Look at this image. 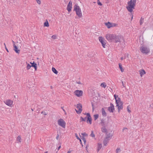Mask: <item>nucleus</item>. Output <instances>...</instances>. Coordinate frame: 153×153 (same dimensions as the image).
<instances>
[{
  "mask_svg": "<svg viewBox=\"0 0 153 153\" xmlns=\"http://www.w3.org/2000/svg\"><path fill=\"white\" fill-rule=\"evenodd\" d=\"M136 2V0H131L128 2V6H126V8L129 12L131 13L133 9H134Z\"/></svg>",
  "mask_w": 153,
  "mask_h": 153,
  "instance_id": "1",
  "label": "nucleus"
},
{
  "mask_svg": "<svg viewBox=\"0 0 153 153\" xmlns=\"http://www.w3.org/2000/svg\"><path fill=\"white\" fill-rule=\"evenodd\" d=\"M140 50L142 53L145 54L149 53L150 52V49L149 48L145 45L142 46L140 48Z\"/></svg>",
  "mask_w": 153,
  "mask_h": 153,
  "instance_id": "2",
  "label": "nucleus"
},
{
  "mask_svg": "<svg viewBox=\"0 0 153 153\" xmlns=\"http://www.w3.org/2000/svg\"><path fill=\"white\" fill-rule=\"evenodd\" d=\"M74 11L76 12V15L79 18H80L82 16V13L80 8L79 6L77 4L74 5Z\"/></svg>",
  "mask_w": 153,
  "mask_h": 153,
  "instance_id": "3",
  "label": "nucleus"
},
{
  "mask_svg": "<svg viewBox=\"0 0 153 153\" xmlns=\"http://www.w3.org/2000/svg\"><path fill=\"white\" fill-rule=\"evenodd\" d=\"M58 124L63 128H65L66 126V123L62 119H60L57 121Z\"/></svg>",
  "mask_w": 153,
  "mask_h": 153,
  "instance_id": "4",
  "label": "nucleus"
},
{
  "mask_svg": "<svg viewBox=\"0 0 153 153\" xmlns=\"http://www.w3.org/2000/svg\"><path fill=\"white\" fill-rule=\"evenodd\" d=\"M115 35L113 34H108L106 36V38L109 41L114 42Z\"/></svg>",
  "mask_w": 153,
  "mask_h": 153,
  "instance_id": "5",
  "label": "nucleus"
},
{
  "mask_svg": "<svg viewBox=\"0 0 153 153\" xmlns=\"http://www.w3.org/2000/svg\"><path fill=\"white\" fill-rule=\"evenodd\" d=\"M105 25L108 28H110L111 27L116 26L117 25L115 23H111L108 22L105 23Z\"/></svg>",
  "mask_w": 153,
  "mask_h": 153,
  "instance_id": "6",
  "label": "nucleus"
},
{
  "mask_svg": "<svg viewBox=\"0 0 153 153\" xmlns=\"http://www.w3.org/2000/svg\"><path fill=\"white\" fill-rule=\"evenodd\" d=\"M77 108L78 109V110H77L75 109L76 111L77 114H80L82 111V105L80 103H79L77 105Z\"/></svg>",
  "mask_w": 153,
  "mask_h": 153,
  "instance_id": "7",
  "label": "nucleus"
},
{
  "mask_svg": "<svg viewBox=\"0 0 153 153\" xmlns=\"http://www.w3.org/2000/svg\"><path fill=\"white\" fill-rule=\"evenodd\" d=\"M99 39L103 48H105V46L106 44L105 42L106 41L104 39L102 36L99 37Z\"/></svg>",
  "mask_w": 153,
  "mask_h": 153,
  "instance_id": "8",
  "label": "nucleus"
},
{
  "mask_svg": "<svg viewBox=\"0 0 153 153\" xmlns=\"http://www.w3.org/2000/svg\"><path fill=\"white\" fill-rule=\"evenodd\" d=\"M83 92L82 90H76L74 92L75 95L78 97L82 96Z\"/></svg>",
  "mask_w": 153,
  "mask_h": 153,
  "instance_id": "9",
  "label": "nucleus"
},
{
  "mask_svg": "<svg viewBox=\"0 0 153 153\" xmlns=\"http://www.w3.org/2000/svg\"><path fill=\"white\" fill-rule=\"evenodd\" d=\"M108 110L110 112H114V106L111 103L110 104V106L108 107Z\"/></svg>",
  "mask_w": 153,
  "mask_h": 153,
  "instance_id": "10",
  "label": "nucleus"
},
{
  "mask_svg": "<svg viewBox=\"0 0 153 153\" xmlns=\"http://www.w3.org/2000/svg\"><path fill=\"white\" fill-rule=\"evenodd\" d=\"M121 38V36L119 35L116 36L115 35L114 42L116 43L120 42Z\"/></svg>",
  "mask_w": 153,
  "mask_h": 153,
  "instance_id": "11",
  "label": "nucleus"
},
{
  "mask_svg": "<svg viewBox=\"0 0 153 153\" xmlns=\"http://www.w3.org/2000/svg\"><path fill=\"white\" fill-rule=\"evenodd\" d=\"M72 2L71 1H70L67 7V10H68V12H70L71 10L72 9Z\"/></svg>",
  "mask_w": 153,
  "mask_h": 153,
  "instance_id": "12",
  "label": "nucleus"
},
{
  "mask_svg": "<svg viewBox=\"0 0 153 153\" xmlns=\"http://www.w3.org/2000/svg\"><path fill=\"white\" fill-rule=\"evenodd\" d=\"M100 124L102 127H107L108 126V123H105V120L103 119L101 120Z\"/></svg>",
  "mask_w": 153,
  "mask_h": 153,
  "instance_id": "13",
  "label": "nucleus"
},
{
  "mask_svg": "<svg viewBox=\"0 0 153 153\" xmlns=\"http://www.w3.org/2000/svg\"><path fill=\"white\" fill-rule=\"evenodd\" d=\"M4 103L7 105L11 106L13 103V101L10 100H7L4 102Z\"/></svg>",
  "mask_w": 153,
  "mask_h": 153,
  "instance_id": "14",
  "label": "nucleus"
},
{
  "mask_svg": "<svg viewBox=\"0 0 153 153\" xmlns=\"http://www.w3.org/2000/svg\"><path fill=\"white\" fill-rule=\"evenodd\" d=\"M13 50L17 53L19 54L20 52V51L18 49L17 46L14 44L13 45Z\"/></svg>",
  "mask_w": 153,
  "mask_h": 153,
  "instance_id": "15",
  "label": "nucleus"
},
{
  "mask_svg": "<svg viewBox=\"0 0 153 153\" xmlns=\"http://www.w3.org/2000/svg\"><path fill=\"white\" fill-rule=\"evenodd\" d=\"M30 63L31 65V67H33L35 69V71H36L37 69V67L36 63H35L34 61L33 62H30Z\"/></svg>",
  "mask_w": 153,
  "mask_h": 153,
  "instance_id": "16",
  "label": "nucleus"
},
{
  "mask_svg": "<svg viewBox=\"0 0 153 153\" xmlns=\"http://www.w3.org/2000/svg\"><path fill=\"white\" fill-rule=\"evenodd\" d=\"M106 127H102L101 128V131L103 133H104L106 134L108 133V130L106 128Z\"/></svg>",
  "mask_w": 153,
  "mask_h": 153,
  "instance_id": "17",
  "label": "nucleus"
},
{
  "mask_svg": "<svg viewBox=\"0 0 153 153\" xmlns=\"http://www.w3.org/2000/svg\"><path fill=\"white\" fill-rule=\"evenodd\" d=\"M115 101L116 104V106H118L119 103L120 102H120H121V99L120 97H118L117 99H116L115 100Z\"/></svg>",
  "mask_w": 153,
  "mask_h": 153,
  "instance_id": "18",
  "label": "nucleus"
},
{
  "mask_svg": "<svg viewBox=\"0 0 153 153\" xmlns=\"http://www.w3.org/2000/svg\"><path fill=\"white\" fill-rule=\"evenodd\" d=\"M109 139L106 138L105 137L103 140V144L104 146H106L107 143H108Z\"/></svg>",
  "mask_w": 153,
  "mask_h": 153,
  "instance_id": "19",
  "label": "nucleus"
},
{
  "mask_svg": "<svg viewBox=\"0 0 153 153\" xmlns=\"http://www.w3.org/2000/svg\"><path fill=\"white\" fill-rule=\"evenodd\" d=\"M123 102H121L120 104H118V105L117 106V107H118L117 108L120 109V110L122 109L123 108Z\"/></svg>",
  "mask_w": 153,
  "mask_h": 153,
  "instance_id": "20",
  "label": "nucleus"
},
{
  "mask_svg": "<svg viewBox=\"0 0 153 153\" xmlns=\"http://www.w3.org/2000/svg\"><path fill=\"white\" fill-rule=\"evenodd\" d=\"M102 147V145L101 143H98V146H97V152H98L100 150V149H101Z\"/></svg>",
  "mask_w": 153,
  "mask_h": 153,
  "instance_id": "21",
  "label": "nucleus"
},
{
  "mask_svg": "<svg viewBox=\"0 0 153 153\" xmlns=\"http://www.w3.org/2000/svg\"><path fill=\"white\" fill-rule=\"evenodd\" d=\"M92 118L91 117L87 118L86 122L87 123H89L90 124L92 123Z\"/></svg>",
  "mask_w": 153,
  "mask_h": 153,
  "instance_id": "22",
  "label": "nucleus"
},
{
  "mask_svg": "<svg viewBox=\"0 0 153 153\" xmlns=\"http://www.w3.org/2000/svg\"><path fill=\"white\" fill-rule=\"evenodd\" d=\"M140 71V75L141 76H142L145 74L146 73V72L145 70L143 69H142L141 70V71Z\"/></svg>",
  "mask_w": 153,
  "mask_h": 153,
  "instance_id": "23",
  "label": "nucleus"
},
{
  "mask_svg": "<svg viewBox=\"0 0 153 153\" xmlns=\"http://www.w3.org/2000/svg\"><path fill=\"white\" fill-rule=\"evenodd\" d=\"M106 134V137L108 139H109V138L111 139L113 136L112 134H111V133H109L108 134V133H107V134Z\"/></svg>",
  "mask_w": 153,
  "mask_h": 153,
  "instance_id": "24",
  "label": "nucleus"
},
{
  "mask_svg": "<svg viewBox=\"0 0 153 153\" xmlns=\"http://www.w3.org/2000/svg\"><path fill=\"white\" fill-rule=\"evenodd\" d=\"M102 115L104 116H105L106 115V113L105 112V111L103 108H102Z\"/></svg>",
  "mask_w": 153,
  "mask_h": 153,
  "instance_id": "25",
  "label": "nucleus"
},
{
  "mask_svg": "<svg viewBox=\"0 0 153 153\" xmlns=\"http://www.w3.org/2000/svg\"><path fill=\"white\" fill-rule=\"evenodd\" d=\"M52 70L53 72L55 74H57L58 73V71L54 67H52Z\"/></svg>",
  "mask_w": 153,
  "mask_h": 153,
  "instance_id": "26",
  "label": "nucleus"
},
{
  "mask_svg": "<svg viewBox=\"0 0 153 153\" xmlns=\"http://www.w3.org/2000/svg\"><path fill=\"white\" fill-rule=\"evenodd\" d=\"M119 68L122 72H123L124 71V69H123L122 65L121 63H119Z\"/></svg>",
  "mask_w": 153,
  "mask_h": 153,
  "instance_id": "27",
  "label": "nucleus"
},
{
  "mask_svg": "<svg viewBox=\"0 0 153 153\" xmlns=\"http://www.w3.org/2000/svg\"><path fill=\"white\" fill-rule=\"evenodd\" d=\"M87 119V117H85V118H83L82 117H80V122L86 121V119Z\"/></svg>",
  "mask_w": 153,
  "mask_h": 153,
  "instance_id": "28",
  "label": "nucleus"
},
{
  "mask_svg": "<svg viewBox=\"0 0 153 153\" xmlns=\"http://www.w3.org/2000/svg\"><path fill=\"white\" fill-rule=\"evenodd\" d=\"M94 120H96L99 117V115L98 114H94L93 116Z\"/></svg>",
  "mask_w": 153,
  "mask_h": 153,
  "instance_id": "29",
  "label": "nucleus"
},
{
  "mask_svg": "<svg viewBox=\"0 0 153 153\" xmlns=\"http://www.w3.org/2000/svg\"><path fill=\"white\" fill-rule=\"evenodd\" d=\"M44 27H48L49 26V23L47 20H46V22H45L44 23Z\"/></svg>",
  "mask_w": 153,
  "mask_h": 153,
  "instance_id": "30",
  "label": "nucleus"
},
{
  "mask_svg": "<svg viewBox=\"0 0 153 153\" xmlns=\"http://www.w3.org/2000/svg\"><path fill=\"white\" fill-rule=\"evenodd\" d=\"M144 22V18H142V17H141L140 20V25H141Z\"/></svg>",
  "mask_w": 153,
  "mask_h": 153,
  "instance_id": "31",
  "label": "nucleus"
},
{
  "mask_svg": "<svg viewBox=\"0 0 153 153\" xmlns=\"http://www.w3.org/2000/svg\"><path fill=\"white\" fill-rule=\"evenodd\" d=\"M100 86L102 87L105 88L106 87V85L105 83L103 82L101 84Z\"/></svg>",
  "mask_w": 153,
  "mask_h": 153,
  "instance_id": "32",
  "label": "nucleus"
},
{
  "mask_svg": "<svg viewBox=\"0 0 153 153\" xmlns=\"http://www.w3.org/2000/svg\"><path fill=\"white\" fill-rule=\"evenodd\" d=\"M81 139L84 142V143L85 144L86 140L85 139V138L83 136H82V137L80 136Z\"/></svg>",
  "mask_w": 153,
  "mask_h": 153,
  "instance_id": "33",
  "label": "nucleus"
},
{
  "mask_svg": "<svg viewBox=\"0 0 153 153\" xmlns=\"http://www.w3.org/2000/svg\"><path fill=\"white\" fill-rule=\"evenodd\" d=\"M85 114L86 115V117H87V118L91 117V115L89 113H85Z\"/></svg>",
  "mask_w": 153,
  "mask_h": 153,
  "instance_id": "34",
  "label": "nucleus"
},
{
  "mask_svg": "<svg viewBox=\"0 0 153 153\" xmlns=\"http://www.w3.org/2000/svg\"><path fill=\"white\" fill-rule=\"evenodd\" d=\"M90 136L92 137H95V135L93 131H91V133L90 134Z\"/></svg>",
  "mask_w": 153,
  "mask_h": 153,
  "instance_id": "35",
  "label": "nucleus"
},
{
  "mask_svg": "<svg viewBox=\"0 0 153 153\" xmlns=\"http://www.w3.org/2000/svg\"><path fill=\"white\" fill-rule=\"evenodd\" d=\"M27 70H28L31 67V66L30 65L29 63H27Z\"/></svg>",
  "mask_w": 153,
  "mask_h": 153,
  "instance_id": "36",
  "label": "nucleus"
},
{
  "mask_svg": "<svg viewBox=\"0 0 153 153\" xmlns=\"http://www.w3.org/2000/svg\"><path fill=\"white\" fill-rule=\"evenodd\" d=\"M130 107H129V105H128L127 108V109L129 113H130L131 112V111L130 110Z\"/></svg>",
  "mask_w": 153,
  "mask_h": 153,
  "instance_id": "37",
  "label": "nucleus"
},
{
  "mask_svg": "<svg viewBox=\"0 0 153 153\" xmlns=\"http://www.w3.org/2000/svg\"><path fill=\"white\" fill-rule=\"evenodd\" d=\"M97 3L99 5H100V6H102V4L100 2V0H97Z\"/></svg>",
  "mask_w": 153,
  "mask_h": 153,
  "instance_id": "38",
  "label": "nucleus"
},
{
  "mask_svg": "<svg viewBox=\"0 0 153 153\" xmlns=\"http://www.w3.org/2000/svg\"><path fill=\"white\" fill-rule=\"evenodd\" d=\"M81 134L83 136H82L84 137L85 136L87 137L88 136V134L85 132L81 133Z\"/></svg>",
  "mask_w": 153,
  "mask_h": 153,
  "instance_id": "39",
  "label": "nucleus"
},
{
  "mask_svg": "<svg viewBox=\"0 0 153 153\" xmlns=\"http://www.w3.org/2000/svg\"><path fill=\"white\" fill-rule=\"evenodd\" d=\"M121 150L120 148H117L116 150V153H118V152H121Z\"/></svg>",
  "mask_w": 153,
  "mask_h": 153,
  "instance_id": "40",
  "label": "nucleus"
},
{
  "mask_svg": "<svg viewBox=\"0 0 153 153\" xmlns=\"http://www.w3.org/2000/svg\"><path fill=\"white\" fill-rule=\"evenodd\" d=\"M17 140L18 141H19V142H21V137L20 136H19L17 138Z\"/></svg>",
  "mask_w": 153,
  "mask_h": 153,
  "instance_id": "41",
  "label": "nucleus"
},
{
  "mask_svg": "<svg viewBox=\"0 0 153 153\" xmlns=\"http://www.w3.org/2000/svg\"><path fill=\"white\" fill-rule=\"evenodd\" d=\"M51 38L53 39H55L56 38V35H54L52 36Z\"/></svg>",
  "mask_w": 153,
  "mask_h": 153,
  "instance_id": "42",
  "label": "nucleus"
},
{
  "mask_svg": "<svg viewBox=\"0 0 153 153\" xmlns=\"http://www.w3.org/2000/svg\"><path fill=\"white\" fill-rule=\"evenodd\" d=\"M91 105H92V110H93V111L94 109V103L93 102H91Z\"/></svg>",
  "mask_w": 153,
  "mask_h": 153,
  "instance_id": "43",
  "label": "nucleus"
},
{
  "mask_svg": "<svg viewBox=\"0 0 153 153\" xmlns=\"http://www.w3.org/2000/svg\"><path fill=\"white\" fill-rule=\"evenodd\" d=\"M118 95H116V94H115L114 95V99H115V100H116V99H117L118 97Z\"/></svg>",
  "mask_w": 153,
  "mask_h": 153,
  "instance_id": "44",
  "label": "nucleus"
},
{
  "mask_svg": "<svg viewBox=\"0 0 153 153\" xmlns=\"http://www.w3.org/2000/svg\"><path fill=\"white\" fill-rule=\"evenodd\" d=\"M38 4H40L41 3V1L40 0H36Z\"/></svg>",
  "mask_w": 153,
  "mask_h": 153,
  "instance_id": "45",
  "label": "nucleus"
},
{
  "mask_svg": "<svg viewBox=\"0 0 153 153\" xmlns=\"http://www.w3.org/2000/svg\"><path fill=\"white\" fill-rule=\"evenodd\" d=\"M75 136L76 137V138L78 140H79V139H80V138H79V137L78 136L77 134L76 133L75 134Z\"/></svg>",
  "mask_w": 153,
  "mask_h": 153,
  "instance_id": "46",
  "label": "nucleus"
},
{
  "mask_svg": "<svg viewBox=\"0 0 153 153\" xmlns=\"http://www.w3.org/2000/svg\"><path fill=\"white\" fill-rule=\"evenodd\" d=\"M41 114H44L45 115H47V114L45 111H42L41 112Z\"/></svg>",
  "mask_w": 153,
  "mask_h": 153,
  "instance_id": "47",
  "label": "nucleus"
},
{
  "mask_svg": "<svg viewBox=\"0 0 153 153\" xmlns=\"http://www.w3.org/2000/svg\"><path fill=\"white\" fill-rule=\"evenodd\" d=\"M59 137V135L58 134H57V136L56 137V139L57 140H58V139Z\"/></svg>",
  "mask_w": 153,
  "mask_h": 153,
  "instance_id": "48",
  "label": "nucleus"
},
{
  "mask_svg": "<svg viewBox=\"0 0 153 153\" xmlns=\"http://www.w3.org/2000/svg\"><path fill=\"white\" fill-rule=\"evenodd\" d=\"M76 82L77 83L79 84H82L80 81H76Z\"/></svg>",
  "mask_w": 153,
  "mask_h": 153,
  "instance_id": "49",
  "label": "nucleus"
},
{
  "mask_svg": "<svg viewBox=\"0 0 153 153\" xmlns=\"http://www.w3.org/2000/svg\"><path fill=\"white\" fill-rule=\"evenodd\" d=\"M5 49L6 50V51H7V52H9V51H8V49H7V48L6 46H5Z\"/></svg>",
  "mask_w": 153,
  "mask_h": 153,
  "instance_id": "50",
  "label": "nucleus"
},
{
  "mask_svg": "<svg viewBox=\"0 0 153 153\" xmlns=\"http://www.w3.org/2000/svg\"><path fill=\"white\" fill-rule=\"evenodd\" d=\"M122 85H123V87H125L126 86H125V85L124 84V83H123V82L122 81Z\"/></svg>",
  "mask_w": 153,
  "mask_h": 153,
  "instance_id": "51",
  "label": "nucleus"
},
{
  "mask_svg": "<svg viewBox=\"0 0 153 153\" xmlns=\"http://www.w3.org/2000/svg\"><path fill=\"white\" fill-rule=\"evenodd\" d=\"M79 142H80V144H82V140H81V139H79Z\"/></svg>",
  "mask_w": 153,
  "mask_h": 153,
  "instance_id": "52",
  "label": "nucleus"
},
{
  "mask_svg": "<svg viewBox=\"0 0 153 153\" xmlns=\"http://www.w3.org/2000/svg\"><path fill=\"white\" fill-rule=\"evenodd\" d=\"M61 148V146H60L58 148V150H59Z\"/></svg>",
  "mask_w": 153,
  "mask_h": 153,
  "instance_id": "53",
  "label": "nucleus"
},
{
  "mask_svg": "<svg viewBox=\"0 0 153 153\" xmlns=\"http://www.w3.org/2000/svg\"><path fill=\"white\" fill-rule=\"evenodd\" d=\"M118 109V112H120V109Z\"/></svg>",
  "mask_w": 153,
  "mask_h": 153,
  "instance_id": "54",
  "label": "nucleus"
},
{
  "mask_svg": "<svg viewBox=\"0 0 153 153\" xmlns=\"http://www.w3.org/2000/svg\"><path fill=\"white\" fill-rule=\"evenodd\" d=\"M121 60H123V57H121Z\"/></svg>",
  "mask_w": 153,
  "mask_h": 153,
  "instance_id": "55",
  "label": "nucleus"
},
{
  "mask_svg": "<svg viewBox=\"0 0 153 153\" xmlns=\"http://www.w3.org/2000/svg\"><path fill=\"white\" fill-rule=\"evenodd\" d=\"M34 110V108H33V109L32 108H31V110L32 111H33Z\"/></svg>",
  "mask_w": 153,
  "mask_h": 153,
  "instance_id": "56",
  "label": "nucleus"
},
{
  "mask_svg": "<svg viewBox=\"0 0 153 153\" xmlns=\"http://www.w3.org/2000/svg\"><path fill=\"white\" fill-rule=\"evenodd\" d=\"M67 153H71V152L70 151H68Z\"/></svg>",
  "mask_w": 153,
  "mask_h": 153,
  "instance_id": "57",
  "label": "nucleus"
},
{
  "mask_svg": "<svg viewBox=\"0 0 153 153\" xmlns=\"http://www.w3.org/2000/svg\"><path fill=\"white\" fill-rule=\"evenodd\" d=\"M133 16H132L131 18V19L132 20V19H133Z\"/></svg>",
  "mask_w": 153,
  "mask_h": 153,
  "instance_id": "58",
  "label": "nucleus"
},
{
  "mask_svg": "<svg viewBox=\"0 0 153 153\" xmlns=\"http://www.w3.org/2000/svg\"><path fill=\"white\" fill-rule=\"evenodd\" d=\"M12 42L14 43V42L13 40H12Z\"/></svg>",
  "mask_w": 153,
  "mask_h": 153,
  "instance_id": "59",
  "label": "nucleus"
},
{
  "mask_svg": "<svg viewBox=\"0 0 153 153\" xmlns=\"http://www.w3.org/2000/svg\"><path fill=\"white\" fill-rule=\"evenodd\" d=\"M81 145L83 147V145L82 144H82H81Z\"/></svg>",
  "mask_w": 153,
  "mask_h": 153,
  "instance_id": "60",
  "label": "nucleus"
},
{
  "mask_svg": "<svg viewBox=\"0 0 153 153\" xmlns=\"http://www.w3.org/2000/svg\"><path fill=\"white\" fill-rule=\"evenodd\" d=\"M4 45L5 47V46H6V45H5V43H4Z\"/></svg>",
  "mask_w": 153,
  "mask_h": 153,
  "instance_id": "61",
  "label": "nucleus"
},
{
  "mask_svg": "<svg viewBox=\"0 0 153 153\" xmlns=\"http://www.w3.org/2000/svg\"><path fill=\"white\" fill-rule=\"evenodd\" d=\"M87 146H88L87 145V146H86V149H87Z\"/></svg>",
  "mask_w": 153,
  "mask_h": 153,
  "instance_id": "62",
  "label": "nucleus"
},
{
  "mask_svg": "<svg viewBox=\"0 0 153 153\" xmlns=\"http://www.w3.org/2000/svg\"><path fill=\"white\" fill-rule=\"evenodd\" d=\"M45 153H48V152H45Z\"/></svg>",
  "mask_w": 153,
  "mask_h": 153,
  "instance_id": "63",
  "label": "nucleus"
},
{
  "mask_svg": "<svg viewBox=\"0 0 153 153\" xmlns=\"http://www.w3.org/2000/svg\"><path fill=\"white\" fill-rule=\"evenodd\" d=\"M51 88H52V86H51Z\"/></svg>",
  "mask_w": 153,
  "mask_h": 153,
  "instance_id": "64",
  "label": "nucleus"
}]
</instances>
